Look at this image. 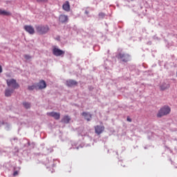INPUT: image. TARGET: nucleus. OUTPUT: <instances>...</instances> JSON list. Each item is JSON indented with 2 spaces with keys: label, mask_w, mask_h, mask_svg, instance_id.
<instances>
[{
  "label": "nucleus",
  "mask_w": 177,
  "mask_h": 177,
  "mask_svg": "<svg viewBox=\"0 0 177 177\" xmlns=\"http://www.w3.org/2000/svg\"><path fill=\"white\" fill-rule=\"evenodd\" d=\"M36 31L41 34V35H44V34H46L49 32V26L48 25H37L35 26Z\"/></svg>",
  "instance_id": "nucleus-1"
},
{
  "label": "nucleus",
  "mask_w": 177,
  "mask_h": 177,
  "mask_svg": "<svg viewBox=\"0 0 177 177\" xmlns=\"http://www.w3.org/2000/svg\"><path fill=\"white\" fill-rule=\"evenodd\" d=\"M171 113V108L168 106H162L157 113V117L158 118H161V117H164V115H168Z\"/></svg>",
  "instance_id": "nucleus-2"
},
{
  "label": "nucleus",
  "mask_w": 177,
  "mask_h": 177,
  "mask_svg": "<svg viewBox=\"0 0 177 177\" xmlns=\"http://www.w3.org/2000/svg\"><path fill=\"white\" fill-rule=\"evenodd\" d=\"M117 59L120 60V62H123L124 63H127L131 60V55L128 53H120L116 56Z\"/></svg>",
  "instance_id": "nucleus-3"
},
{
  "label": "nucleus",
  "mask_w": 177,
  "mask_h": 177,
  "mask_svg": "<svg viewBox=\"0 0 177 177\" xmlns=\"http://www.w3.org/2000/svg\"><path fill=\"white\" fill-rule=\"evenodd\" d=\"M6 82L8 86H9V88H12L14 91L15 89H19L20 87V85H19V83H17L15 79L7 80Z\"/></svg>",
  "instance_id": "nucleus-4"
},
{
  "label": "nucleus",
  "mask_w": 177,
  "mask_h": 177,
  "mask_svg": "<svg viewBox=\"0 0 177 177\" xmlns=\"http://www.w3.org/2000/svg\"><path fill=\"white\" fill-rule=\"evenodd\" d=\"M65 52L63 51V50H60L56 47H54L53 48V54L54 55V56H62L63 55H64Z\"/></svg>",
  "instance_id": "nucleus-5"
},
{
  "label": "nucleus",
  "mask_w": 177,
  "mask_h": 177,
  "mask_svg": "<svg viewBox=\"0 0 177 177\" xmlns=\"http://www.w3.org/2000/svg\"><path fill=\"white\" fill-rule=\"evenodd\" d=\"M24 28L27 32H28V34H30L31 35L35 34V30L32 26L26 25L24 27Z\"/></svg>",
  "instance_id": "nucleus-6"
},
{
  "label": "nucleus",
  "mask_w": 177,
  "mask_h": 177,
  "mask_svg": "<svg viewBox=\"0 0 177 177\" xmlns=\"http://www.w3.org/2000/svg\"><path fill=\"white\" fill-rule=\"evenodd\" d=\"M66 85L69 88H73V86H77V85H78V82L73 80H66Z\"/></svg>",
  "instance_id": "nucleus-7"
},
{
  "label": "nucleus",
  "mask_w": 177,
  "mask_h": 177,
  "mask_svg": "<svg viewBox=\"0 0 177 177\" xmlns=\"http://www.w3.org/2000/svg\"><path fill=\"white\" fill-rule=\"evenodd\" d=\"M47 115L53 117L55 120H60V113L57 112H48Z\"/></svg>",
  "instance_id": "nucleus-8"
},
{
  "label": "nucleus",
  "mask_w": 177,
  "mask_h": 177,
  "mask_svg": "<svg viewBox=\"0 0 177 177\" xmlns=\"http://www.w3.org/2000/svg\"><path fill=\"white\" fill-rule=\"evenodd\" d=\"M38 89H45L46 88V82L44 80H40L39 83L36 84Z\"/></svg>",
  "instance_id": "nucleus-9"
},
{
  "label": "nucleus",
  "mask_w": 177,
  "mask_h": 177,
  "mask_svg": "<svg viewBox=\"0 0 177 177\" xmlns=\"http://www.w3.org/2000/svg\"><path fill=\"white\" fill-rule=\"evenodd\" d=\"M94 128H95V133H97V135H100V133H102L103 131H104V126L97 125Z\"/></svg>",
  "instance_id": "nucleus-10"
},
{
  "label": "nucleus",
  "mask_w": 177,
  "mask_h": 177,
  "mask_svg": "<svg viewBox=\"0 0 177 177\" xmlns=\"http://www.w3.org/2000/svg\"><path fill=\"white\" fill-rule=\"evenodd\" d=\"M60 23H67L68 21V17L65 15H61L59 17Z\"/></svg>",
  "instance_id": "nucleus-11"
},
{
  "label": "nucleus",
  "mask_w": 177,
  "mask_h": 177,
  "mask_svg": "<svg viewBox=\"0 0 177 177\" xmlns=\"http://www.w3.org/2000/svg\"><path fill=\"white\" fill-rule=\"evenodd\" d=\"M62 9L66 12H70V2L66 1L62 6Z\"/></svg>",
  "instance_id": "nucleus-12"
},
{
  "label": "nucleus",
  "mask_w": 177,
  "mask_h": 177,
  "mask_svg": "<svg viewBox=\"0 0 177 177\" xmlns=\"http://www.w3.org/2000/svg\"><path fill=\"white\" fill-rule=\"evenodd\" d=\"M82 115H83V117H84V118H85V120H86V121H91V120L92 118V115L89 113L83 112L82 113Z\"/></svg>",
  "instance_id": "nucleus-13"
},
{
  "label": "nucleus",
  "mask_w": 177,
  "mask_h": 177,
  "mask_svg": "<svg viewBox=\"0 0 177 177\" xmlns=\"http://www.w3.org/2000/svg\"><path fill=\"white\" fill-rule=\"evenodd\" d=\"M14 91L15 90H13V88L12 89L6 88L5 91V96H6V97H9L12 96V93H13Z\"/></svg>",
  "instance_id": "nucleus-14"
},
{
  "label": "nucleus",
  "mask_w": 177,
  "mask_h": 177,
  "mask_svg": "<svg viewBox=\"0 0 177 177\" xmlns=\"http://www.w3.org/2000/svg\"><path fill=\"white\" fill-rule=\"evenodd\" d=\"M71 120V118L68 115H65L64 118L62 119L61 122H64V124H68L70 121Z\"/></svg>",
  "instance_id": "nucleus-15"
},
{
  "label": "nucleus",
  "mask_w": 177,
  "mask_h": 177,
  "mask_svg": "<svg viewBox=\"0 0 177 177\" xmlns=\"http://www.w3.org/2000/svg\"><path fill=\"white\" fill-rule=\"evenodd\" d=\"M10 12L5 10L0 9V15L1 16H10Z\"/></svg>",
  "instance_id": "nucleus-16"
},
{
  "label": "nucleus",
  "mask_w": 177,
  "mask_h": 177,
  "mask_svg": "<svg viewBox=\"0 0 177 177\" xmlns=\"http://www.w3.org/2000/svg\"><path fill=\"white\" fill-rule=\"evenodd\" d=\"M23 106L25 107V109H30L31 107V104L30 102H23Z\"/></svg>",
  "instance_id": "nucleus-17"
},
{
  "label": "nucleus",
  "mask_w": 177,
  "mask_h": 177,
  "mask_svg": "<svg viewBox=\"0 0 177 177\" xmlns=\"http://www.w3.org/2000/svg\"><path fill=\"white\" fill-rule=\"evenodd\" d=\"M28 91H34V89H37V84L36 85L28 86Z\"/></svg>",
  "instance_id": "nucleus-18"
},
{
  "label": "nucleus",
  "mask_w": 177,
  "mask_h": 177,
  "mask_svg": "<svg viewBox=\"0 0 177 177\" xmlns=\"http://www.w3.org/2000/svg\"><path fill=\"white\" fill-rule=\"evenodd\" d=\"M168 88H169V85L168 84L166 86H160L161 91H165V89H168Z\"/></svg>",
  "instance_id": "nucleus-19"
},
{
  "label": "nucleus",
  "mask_w": 177,
  "mask_h": 177,
  "mask_svg": "<svg viewBox=\"0 0 177 177\" xmlns=\"http://www.w3.org/2000/svg\"><path fill=\"white\" fill-rule=\"evenodd\" d=\"M24 57L26 60H30V59H31V56L28 55H25Z\"/></svg>",
  "instance_id": "nucleus-20"
},
{
  "label": "nucleus",
  "mask_w": 177,
  "mask_h": 177,
  "mask_svg": "<svg viewBox=\"0 0 177 177\" xmlns=\"http://www.w3.org/2000/svg\"><path fill=\"white\" fill-rule=\"evenodd\" d=\"M18 175H19V171H14L13 176H17Z\"/></svg>",
  "instance_id": "nucleus-21"
},
{
  "label": "nucleus",
  "mask_w": 177,
  "mask_h": 177,
  "mask_svg": "<svg viewBox=\"0 0 177 177\" xmlns=\"http://www.w3.org/2000/svg\"><path fill=\"white\" fill-rule=\"evenodd\" d=\"M46 1L48 0H37V2H45Z\"/></svg>",
  "instance_id": "nucleus-22"
},
{
  "label": "nucleus",
  "mask_w": 177,
  "mask_h": 177,
  "mask_svg": "<svg viewBox=\"0 0 177 177\" xmlns=\"http://www.w3.org/2000/svg\"><path fill=\"white\" fill-rule=\"evenodd\" d=\"M127 121H129V122H132V119L127 118Z\"/></svg>",
  "instance_id": "nucleus-23"
},
{
  "label": "nucleus",
  "mask_w": 177,
  "mask_h": 177,
  "mask_svg": "<svg viewBox=\"0 0 177 177\" xmlns=\"http://www.w3.org/2000/svg\"><path fill=\"white\" fill-rule=\"evenodd\" d=\"M0 73H2V66L0 65Z\"/></svg>",
  "instance_id": "nucleus-24"
},
{
  "label": "nucleus",
  "mask_w": 177,
  "mask_h": 177,
  "mask_svg": "<svg viewBox=\"0 0 177 177\" xmlns=\"http://www.w3.org/2000/svg\"><path fill=\"white\" fill-rule=\"evenodd\" d=\"M86 15H89V12L85 11Z\"/></svg>",
  "instance_id": "nucleus-25"
}]
</instances>
